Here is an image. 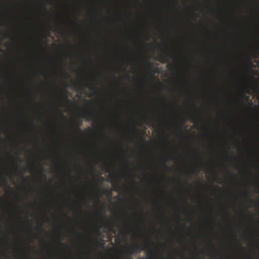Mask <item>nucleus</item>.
Instances as JSON below:
<instances>
[{
  "instance_id": "f257e3e1",
  "label": "nucleus",
  "mask_w": 259,
  "mask_h": 259,
  "mask_svg": "<svg viewBox=\"0 0 259 259\" xmlns=\"http://www.w3.org/2000/svg\"><path fill=\"white\" fill-rule=\"evenodd\" d=\"M148 248V246H144L142 248L143 250H146ZM142 249L139 246L136 245L135 246L134 248H132L131 247H128L126 248V251L130 256L134 255L136 253H139L141 251Z\"/></svg>"
},
{
  "instance_id": "f03ea898",
  "label": "nucleus",
  "mask_w": 259,
  "mask_h": 259,
  "mask_svg": "<svg viewBox=\"0 0 259 259\" xmlns=\"http://www.w3.org/2000/svg\"><path fill=\"white\" fill-rule=\"evenodd\" d=\"M82 124V122L81 120H76L74 123V125L73 126V130H74L76 132H81V130L80 128Z\"/></svg>"
},
{
  "instance_id": "7ed1b4c3",
  "label": "nucleus",
  "mask_w": 259,
  "mask_h": 259,
  "mask_svg": "<svg viewBox=\"0 0 259 259\" xmlns=\"http://www.w3.org/2000/svg\"><path fill=\"white\" fill-rule=\"evenodd\" d=\"M82 116L86 118L87 120H92L93 119V117H94V115L92 112H89L88 113H84L82 115Z\"/></svg>"
},
{
  "instance_id": "20e7f679",
  "label": "nucleus",
  "mask_w": 259,
  "mask_h": 259,
  "mask_svg": "<svg viewBox=\"0 0 259 259\" xmlns=\"http://www.w3.org/2000/svg\"><path fill=\"white\" fill-rule=\"evenodd\" d=\"M114 222L113 221H110L109 223L107 225V227L110 229L111 230H113Z\"/></svg>"
},
{
  "instance_id": "39448f33",
  "label": "nucleus",
  "mask_w": 259,
  "mask_h": 259,
  "mask_svg": "<svg viewBox=\"0 0 259 259\" xmlns=\"http://www.w3.org/2000/svg\"><path fill=\"white\" fill-rule=\"evenodd\" d=\"M152 255L151 256H148V257L150 259H154V251L153 250L151 251Z\"/></svg>"
},
{
  "instance_id": "423d86ee",
  "label": "nucleus",
  "mask_w": 259,
  "mask_h": 259,
  "mask_svg": "<svg viewBox=\"0 0 259 259\" xmlns=\"http://www.w3.org/2000/svg\"><path fill=\"white\" fill-rule=\"evenodd\" d=\"M111 182H112V183H113V185H114V184H116V185H118V183H117V181H116V182H113V180H111Z\"/></svg>"
},
{
  "instance_id": "0eeeda50",
  "label": "nucleus",
  "mask_w": 259,
  "mask_h": 259,
  "mask_svg": "<svg viewBox=\"0 0 259 259\" xmlns=\"http://www.w3.org/2000/svg\"><path fill=\"white\" fill-rule=\"evenodd\" d=\"M41 230L43 231V232H46V230L44 229V228L43 227V226H42V224H41Z\"/></svg>"
},
{
  "instance_id": "6e6552de",
  "label": "nucleus",
  "mask_w": 259,
  "mask_h": 259,
  "mask_svg": "<svg viewBox=\"0 0 259 259\" xmlns=\"http://www.w3.org/2000/svg\"><path fill=\"white\" fill-rule=\"evenodd\" d=\"M135 131H136V133H138V134H139V132H139V130H138L137 128H135Z\"/></svg>"
},
{
  "instance_id": "1a4fd4ad",
  "label": "nucleus",
  "mask_w": 259,
  "mask_h": 259,
  "mask_svg": "<svg viewBox=\"0 0 259 259\" xmlns=\"http://www.w3.org/2000/svg\"><path fill=\"white\" fill-rule=\"evenodd\" d=\"M59 113H60V115L61 116H63V113H62V112L60 110H59Z\"/></svg>"
},
{
  "instance_id": "9d476101",
  "label": "nucleus",
  "mask_w": 259,
  "mask_h": 259,
  "mask_svg": "<svg viewBox=\"0 0 259 259\" xmlns=\"http://www.w3.org/2000/svg\"><path fill=\"white\" fill-rule=\"evenodd\" d=\"M22 177L23 178H25H25L24 177V172H22Z\"/></svg>"
},
{
  "instance_id": "9b49d317",
  "label": "nucleus",
  "mask_w": 259,
  "mask_h": 259,
  "mask_svg": "<svg viewBox=\"0 0 259 259\" xmlns=\"http://www.w3.org/2000/svg\"><path fill=\"white\" fill-rule=\"evenodd\" d=\"M97 200L99 201V196L98 195L97 196Z\"/></svg>"
},
{
  "instance_id": "f8f14e48",
  "label": "nucleus",
  "mask_w": 259,
  "mask_h": 259,
  "mask_svg": "<svg viewBox=\"0 0 259 259\" xmlns=\"http://www.w3.org/2000/svg\"><path fill=\"white\" fill-rule=\"evenodd\" d=\"M128 259H134L132 256H129L127 257Z\"/></svg>"
},
{
  "instance_id": "ddd939ff",
  "label": "nucleus",
  "mask_w": 259,
  "mask_h": 259,
  "mask_svg": "<svg viewBox=\"0 0 259 259\" xmlns=\"http://www.w3.org/2000/svg\"><path fill=\"white\" fill-rule=\"evenodd\" d=\"M65 98L66 100H68L67 96L66 95L65 96Z\"/></svg>"
},
{
  "instance_id": "4468645a",
  "label": "nucleus",
  "mask_w": 259,
  "mask_h": 259,
  "mask_svg": "<svg viewBox=\"0 0 259 259\" xmlns=\"http://www.w3.org/2000/svg\"><path fill=\"white\" fill-rule=\"evenodd\" d=\"M94 88L95 89H96V90H97V89H97V88L96 86H94Z\"/></svg>"
},
{
  "instance_id": "2eb2a0df",
  "label": "nucleus",
  "mask_w": 259,
  "mask_h": 259,
  "mask_svg": "<svg viewBox=\"0 0 259 259\" xmlns=\"http://www.w3.org/2000/svg\"><path fill=\"white\" fill-rule=\"evenodd\" d=\"M87 132H90V131H91V130H90V129H87Z\"/></svg>"
},
{
  "instance_id": "dca6fc26",
  "label": "nucleus",
  "mask_w": 259,
  "mask_h": 259,
  "mask_svg": "<svg viewBox=\"0 0 259 259\" xmlns=\"http://www.w3.org/2000/svg\"><path fill=\"white\" fill-rule=\"evenodd\" d=\"M250 201H251V202H254V200H253V199H250Z\"/></svg>"
},
{
  "instance_id": "f3484780",
  "label": "nucleus",
  "mask_w": 259,
  "mask_h": 259,
  "mask_svg": "<svg viewBox=\"0 0 259 259\" xmlns=\"http://www.w3.org/2000/svg\"><path fill=\"white\" fill-rule=\"evenodd\" d=\"M138 259H145V258L144 257H140V258H139Z\"/></svg>"
},
{
  "instance_id": "a211bd4d",
  "label": "nucleus",
  "mask_w": 259,
  "mask_h": 259,
  "mask_svg": "<svg viewBox=\"0 0 259 259\" xmlns=\"http://www.w3.org/2000/svg\"><path fill=\"white\" fill-rule=\"evenodd\" d=\"M149 65H150V66H152V64L151 63H149Z\"/></svg>"
},
{
  "instance_id": "6ab92c4d",
  "label": "nucleus",
  "mask_w": 259,
  "mask_h": 259,
  "mask_svg": "<svg viewBox=\"0 0 259 259\" xmlns=\"http://www.w3.org/2000/svg\"><path fill=\"white\" fill-rule=\"evenodd\" d=\"M101 179H102V180H104V178H103V177H101Z\"/></svg>"
},
{
  "instance_id": "aec40b11",
  "label": "nucleus",
  "mask_w": 259,
  "mask_h": 259,
  "mask_svg": "<svg viewBox=\"0 0 259 259\" xmlns=\"http://www.w3.org/2000/svg\"><path fill=\"white\" fill-rule=\"evenodd\" d=\"M184 123H185V122L183 121L182 122V124L183 125V124H184Z\"/></svg>"
},
{
  "instance_id": "412c9836",
  "label": "nucleus",
  "mask_w": 259,
  "mask_h": 259,
  "mask_svg": "<svg viewBox=\"0 0 259 259\" xmlns=\"http://www.w3.org/2000/svg\"><path fill=\"white\" fill-rule=\"evenodd\" d=\"M143 140L145 141V138H143Z\"/></svg>"
},
{
  "instance_id": "4be33fe9",
  "label": "nucleus",
  "mask_w": 259,
  "mask_h": 259,
  "mask_svg": "<svg viewBox=\"0 0 259 259\" xmlns=\"http://www.w3.org/2000/svg\"><path fill=\"white\" fill-rule=\"evenodd\" d=\"M130 76L129 75H127V77L129 78Z\"/></svg>"
},
{
  "instance_id": "5701e85b",
  "label": "nucleus",
  "mask_w": 259,
  "mask_h": 259,
  "mask_svg": "<svg viewBox=\"0 0 259 259\" xmlns=\"http://www.w3.org/2000/svg\"><path fill=\"white\" fill-rule=\"evenodd\" d=\"M87 102H88V103H90V101H88Z\"/></svg>"
},
{
  "instance_id": "b1692460",
  "label": "nucleus",
  "mask_w": 259,
  "mask_h": 259,
  "mask_svg": "<svg viewBox=\"0 0 259 259\" xmlns=\"http://www.w3.org/2000/svg\"><path fill=\"white\" fill-rule=\"evenodd\" d=\"M1 51L3 52L4 51L3 50H0Z\"/></svg>"
},
{
  "instance_id": "393cba45",
  "label": "nucleus",
  "mask_w": 259,
  "mask_h": 259,
  "mask_svg": "<svg viewBox=\"0 0 259 259\" xmlns=\"http://www.w3.org/2000/svg\"><path fill=\"white\" fill-rule=\"evenodd\" d=\"M6 258H7V259H8V257H7V256H6Z\"/></svg>"
},
{
  "instance_id": "a878e982",
  "label": "nucleus",
  "mask_w": 259,
  "mask_h": 259,
  "mask_svg": "<svg viewBox=\"0 0 259 259\" xmlns=\"http://www.w3.org/2000/svg\"><path fill=\"white\" fill-rule=\"evenodd\" d=\"M22 259H28V258H22Z\"/></svg>"
}]
</instances>
